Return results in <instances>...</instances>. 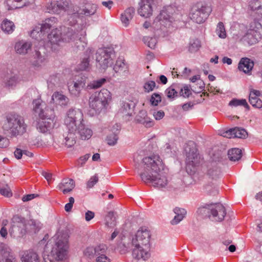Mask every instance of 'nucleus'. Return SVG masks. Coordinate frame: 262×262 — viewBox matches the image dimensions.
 <instances>
[{
    "instance_id": "obj_1",
    "label": "nucleus",
    "mask_w": 262,
    "mask_h": 262,
    "mask_svg": "<svg viewBox=\"0 0 262 262\" xmlns=\"http://www.w3.org/2000/svg\"><path fill=\"white\" fill-rule=\"evenodd\" d=\"M58 19L55 17L47 18L41 24L35 26L30 33V36L39 42L40 46H43L52 50H56L62 42H74V46L79 50H83L87 45L85 39L86 31L80 27V30L76 32L72 28L63 26L53 29L51 32L47 34L52 29L56 27Z\"/></svg>"
},
{
    "instance_id": "obj_2",
    "label": "nucleus",
    "mask_w": 262,
    "mask_h": 262,
    "mask_svg": "<svg viewBox=\"0 0 262 262\" xmlns=\"http://www.w3.org/2000/svg\"><path fill=\"white\" fill-rule=\"evenodd\" d=\"M144 171L140 173L142 180L159 189L165 188L168 181L164 165L158 155H152L143 159Z\"/></svg>"
},
{
    "instance_id": "obj_3",
    "label": "nucleus",
    "mask_w": 262,
    "mask_h": 262,
    "mask_svg": "<svg viewBox=\"0 0 262 262\" xmlns=\"http://www.w3.org/2000/svg\"><path fill=\"white\" fill-rule=\"evenodd\" d=\"M144 171L140 173L142 180L159 189L165 188L168 181L164 165L158 155H152L143 159Z\"/></svg>"
},
{
    "instance_id": "obj_4",
    "label": "nucleus",
    "mask_w": 262,
    "mask_h": 262,
    "mask_svg": "<svg viewBox=\"0 0 262 262\" xmlns=\"http://www.w3.org/2000/svg\"><path fill=\"white\" fill-rule=\"evenodd\" d=\"M33 105L34 112L39 117L37 124V130L42 133L50 134L55 125L54 110L47 107L40 99L33 100Z\"/></svg>"
},
{
    "instance_id": "obj_5",
    "label": "nucleus",
    "mask_w": 262,
    "mask_h": 262,
    "mask_svg": "<svg viewBox=\"0 0 262 262\" xmlns=\"http://www.w3.org/2000/svg\"><path fill=\"white\" fill-rule=\"evenodd\" d=\"M55 241L50 253L44 257V262H62L68 257L69 235L63 231H58L53 237Z\"/></svg>"
},
{
    "instance_id": "obj_6",
    "label": "nucleus",
    "mask_w": 262,
    "mask_h": 262,
    "mask_svg": "<svg viewBox=\"0 0 262 262\" xmlns=\"http://www.w3.org/2000/svg\"><path fill=\"white\" fill-rule=\"evenodd\" d=\"M112 100V94L107 89H103L99 92H95L89 97V104L90 108L99 114L108 107Z\"/></svg>"
},
{
    "instance_id": "obj_7",
    "label": "nucleus",
    "mask_w": 262,
    "mask_h": 262,
    "mask_svg": "<svg viewBox=\"0 0 262 262\" xmlns=\"http://www.w3.org/2000/svg\"><path fill=\"white\" fill-rule=\"evenodd\" d=\"M64 123L69 133H76L83 123V115L78 108H70L66 115Z\"/></svg>"
},
{
    "instance_id": "obj_8",
    "label": "nucleus",
    "mask_w": 262,
    "mask_h": 262,
    "mask_svg": "<svg viewBox=\"0 0 262 262\" xmlns=\"http://www.w3.org/2000/svg\"><path fill=\"white\" fill-rule=\"evenodd\" d=\"M7 121L5 127L8 128L11 137L23 135L26 132L27 126L20 116L9 114L7 116Z\"/></svg>"
},
{
    "instance_id": "obj_9",
    "label": "nucleus",
    "mask_w": 262,
    "mask_h": 262,
    "mask_svg": "<svg viewBox=\"0 0 262 262\" xmlns=\"http://www.w3.org/2000/svg\"><path fill=\"white\" fill-rule=\"evenodd\" d=\"M97 66L102 70H106L111 67L115 59L114 50L110 48L99 49L96 53Z\"/></svg>"
},
{
    "instance_id": "obj_10",
    "label": "nucleus",
    "mask_w": 262,
    "mask_h": 262,
    "mask_svg": "<svg viewBox=\"0 0 262 262\" xmlns=\"http://www.w3.org/2000/svg\"><path fill=\"white\" fill-rule=\"evenodd\" d=\"M192 148L187 146L185 148L186 152V170L187 173L190 175L193 174L196 169V167L199 165L201 162V157L198 153L197 149L194 146L193 142L190 143Z\"/></svg>"
},
{
    "instance_id": "obj_11",
    "label": "nucleus",
    "mask_w": 262,
    "mask_h": 262,
    "mask_svg": "<svg viewBox=\"0 0 262 262\" xmlns=\"http://www.w3.org/2000/svg\"><path fill=\"white\" fill-rule=\"evenodd\" d=\"M171 7L164 8L160 14L156 17L152 23V27L157 30H161L164 32H167V29L172 26L173 18L170 15Z\"/></svg>"
},
{
    "instance_id": "obj_12",
    "label": "nucleus",
    "mask_w": 262,
    "mask_h": 262,
    "mask_svg": "<svg viewBox=\"0 0 262 262\" xmlns=\"http://www.w3.org/2000/svg\"><path fill=\"white\" fill-rule=\"evenodd\" d=\"M122 246L123 247L122 251L124 252H126L128 248L131 249L134 260L145 261L150 256V247L139 245V244H138L137 246L131 245V244H128L127 246L123 244Z\"/></svg>"
},
{
    "instance_id": "obj_13",
    "label": "nucleus",
    "mask_w": 262,
    "mask_h": 262,
    "mask_svg": "<svg viewBox=\"0 0 262 262\" xmlns=\"http://www.w3.org/2000/svg\"><path fill=\"white\" fill-rule=\"evenodd\" d=\"M211 11L210 7L202 3H198L191 8L190 17L193 21L201 24L207 18Z\"/></svg>"
},
{
    "instance_id": "obj_14",
    "label": "nucleus",
    "mask_w": 262,
    "mask_h": 262,
    "mask_svg": "<svg viewBox=\"0 0 262 262\" xmlns=\"http://www.w3.org/2000/svg\"><path fill=\"white\" fill-rule=\"evenodd\" d=\"M262 38V26L257 21H254L250 25L249 29L243 37V41L250 45L257 43Z\"/></svg>"
},
{
    "instance_id": "obj_15",
    "label": "nucleus",
    "mask_w": 262,
    "mask_h": 262,
    "mask_svg": "<svg viewBox=\"0 0 262 262\" xmlns=\"http://www.w3.org/2000/svg\"><path fill=\"white\" fill-rule=\"evenodd\" d=\"M150 237L151 234L149 230L146 227H141L132 236L130 244L131 245L137 246L139 244V245L150 247Z\"/></svg>"
},
{
    "instance_id": "obj_16",
    "label": "nucleus",
    "mask_w": 262,
    "mask_h": 262,
    "mask_svg": "<svg viewBox=\"0 0 262 262\" xmlns=\"http://www.w3.org/2000/svg\"><path fill=\"white\" fill-rule=\"evenodd\" d=\"M25 220L18 215H14L11 220L9 233L11 236H21L26 233Z\"/></svg>"
},
{
    "instance_id": "obj_17",
    "label": "nucleus",
    "mask_w": 262,
    "mask_h": 262,
    "mask_svg": "<svg viewBox=\"0 0 262 262\" xmlns=\"http://www.w3.org/2000/svg\"><path fill=\"white\" fill-rule=\"evenodd\" d=\"M86 79V76L81 74L68 83V89L72 95L75 97L79 96L81 91L85 86Z\"/></svg>"
},
{
    "instance_id": "obj_18",
    "label": "nucleus",
    "mask_w": 262,
    "mask_h": 262,
    "mask_svg": "<svg viewBox=\"0 0 262 262\" xmlns=\"http://www.w3.org/2000/svg\"><path fill=\"white\" fill-rule=\"evenodd\" d=\"M208 210L210 213L209 217L213 221H222L226 214L225 208L221 203L208 205Z\"/></svg>"
},
{
    "instance_id": "obj_19",
    "label": "nucleus",
    "mask_w": 262,
    "mask_h": 262,
    "mask_svg": "<svg viewBox=\"0 0 262 262\" xmlns=\"http://www.w3.org/2000/svg\"><path fill=\"white\" fill-rule=\"evenodd\" d=\"M3 83L5 86L9 88H13L20 82L19 76L12 70H7L1 75Z\"/></svg>"
},
{
    "instance_id": "obj_20",
    "label": "nucleus",
    "mask_w": 262,
    "mask_h": 262,
    "mask_svg": "<svg viewBox=\"0 0 262 262\" xmlns=\"http://www.w3.org/2000/svg\"><path fill=\"white\" fill-rule=\"evenodd\" d=\"M46 47L40 46L37 49L35 50V53L33 55L31 60L32 64L37 67L43 66L47 62V54L46 53Z\"/></svg>"
},
{
    "instance_id": "obj_21",
    "label": "nucleus",
    "mask_w": 262,
    "mask_h": 262,
    "mask_svg": "<svg viewBox=\"0 0 262 262\" xmlns=\"http://www.w3.org/2000/svg\"><path fill=\"white\" fill-rule=\"evenodd\" d=\"M68 5L67 0H51L46 7L49 13L59 14L62 11H65Z\"/></svg>"
},
{
    "instance_id": "obj_22",
    "label": "nucleus",
    "mask_w": 262,
    "mask_h": 262,
    "mask_svg": "<svg viewBox=\"0 0 262 262\" xmlns=\"http://www.w3.org/2000/svg\"><path fill=\"white\" fill-rule=\"evenodd\" d=\"M152 0H141L139 3L138 13L142 17H149L152 13L151 2Z\"/></svg>"
},
{
    "instance_id": "obj_23",
    "label": "nucleus",
    "mask_w": 262,
    "mask_h": 262,
    "mask_svg": "<svg viewBox=\"0 0 262 262\" xmlns=\"http://www.w3.org/2000/svg\"><path fill=\"white\" fill-rule=\"evenodd\" d=\"M135 120L137 123L147 128L151 127L155 124L154 120L148 116L147 112L144 110L139 112L136 116Z\"/></svg>"
},
{
    "instance_id": "obj_24",
    "label": "nucleus",
    "mask_w": 262,
    "mask_h": 262,
    "mask_svg": "<svg viewBox=\"0 0 262 262\" xmlns=\"http://www.w3.org/2000/svg\"><path fill=\"white\" fill-rule=\"evenodd\" d=\"M97 246L88 247L83 250L80 262H94L95 255L97 253Z\"/></svg>"
},
{
    "instance_id": "obj_25",
    "label": "nucleus",
    "mask_w": 262,
    "mask_h": 262,
    "mask_svg": "<svg viewBox=\"0 0 262 262\" xmlns=\"http://www.w3.org/2000/svg\"><path fill=\"white\" fill-rule=\"evenodd\" d=\"M113 70L117 76H125L128 74V68L124 60L118 59L113 67Z\"/></svg>"
},
{
    "instance_id": "obj_26",
    "label": "nucleus",
    "mask_w": 262,
    "mask_h": 262,
    "mask_svg": "<svg viewBox=\"0 0 262 262\" xmlns=\"http://www.w3.org/2000/svg\"><path fill=\"white\" fill-rule=\"evenodd\" d=\"M35 0H7L6 4L8 10L18 9L32 4Z\"/></svg>"
},
{
    "instance_id": "obj_27",
    "label": "nucleus",
    "mask_w": 262,
    "mask_h": 262,
    "mask_svg": "<svg viewBox=\"0 0 262 262\" xmlns=\"http://www.w3.org/2000/svg\"><path fill=\"white\" fill-rule=\"evenodd\" d=\"M254 66L253 61L248 58H242L238 64V69L246 74H249Z\"/></svg>"
},
{
    "instance_id": "obj_28",
    "label": "nucleus",
    "mask_w": 262,
    "mask_h": 262,
    "mask_svg": "<svg viewBox=\"0 0 262 262\" xmlns=\"http://www.w3.org/2000/svg\"><path fill=\"white\" fill-rule=\"evenodd\" d=\"M173 211L175 215L171 220L170 223L172 225H176L180 223L185 217L187 211L185 209L178 207H175L173 209Z\"/></svg>"
},
{
    "instance_id": "obj_29",
    "label": "nucleus",
    "mask_w": 262,
    "mask_h": 262,
    "mask_svg": "<svg viewBox=\"0 0 262 262\" xmlns=\"http://www.w3.org/2000/svg\"><path fill=\"white\" fill-rule=\"evenodd\" d=\"M57 187L62 191L64 194H67L71 191L74 188V181L71 179L65 178L62 180Z\"/></svg>"
},
{
    "instance_id": "obj_30",
    "label": "nucleus",
    "mask_w": 262,
    "mask_h": 262,
    "mask_svg": "<svg viewBox=\"0 0 262 262\" xmlns=\"http://www.w3.org/2000/svg\"><path fill=\"white\" fill-rule=\"evenodd\" d=\"M97 249L96 262H111L110 258L105 254L107 250L105 245L101 244L97 246Z\"/></svg>"
},
{
    "instance_id": "obj_31",
    "label": "nucleus",
    "mask_w": 262,
    "mask_h": 262,
    "mask_svg": "<svg viewBox=\"0 0 262 262\" xmlns=\"http://www.w3.org/2000/svg\"><path fill=\"white\" fill-rule=\"evenodd\" d=\"M135 105L133 101L123 102L121 104L120 111L124 116H132Z\"/></svg>"
},
{
    "instance_id": "obj_32",
    "label": "nucleus",
    "mask_w": 262,
    "mask_h": 262,
    "mask_svg": "<svg viewBox=\"0 0 262 262\" xmlns=\"http://www.w3.org/2000/svg\"><path fill=\"white\" fill-rule=\"evenodd\" d=\"M32 44L30 41L20 40L17 42L15 45V50L17 53L25 54L31 49Z\"/></svg>"
},
{
    "instance_id": "obj_33",
    "label": "nucleus",
    "mask_w": 262,
    "mask_h": 262,
    "mask_svg": "<svg viewBox=\"0 0 262 262\" xmlns=\"http://www.w3.org/2000/svg\"><path fill=\"white\" fill-rule=\"evenodd\" d=\"M135 13V10L133 7L126 9L121 15V20L123 26L127 27L130 21L133 19Z\"/></svg>"
},
{
    "instance_id": "obj_34",
    "label": "nucleus",
    "mask_w": 262,
    "mask_h": 262,
    "mask_svg": "<svg viewBox=\"0 0 262 262\" xmlns=\"http://www.w3.org/2000/svg\"><path fill=\"white\" fill-rule=\"evenodd\" d=\"M52 100L55 104L60 106L67 105L69 101V99L67 96L59 92L54 93L52 97Z\"/></svg>"
},
{
    "instance_id": "obj_35",
    "label": "nucleus",
    "mask_w": 262,
    "mask_h": 262,
    "mask_svg": "<svg viewBox=\"0 0 262 262\" xmlns=\"http://www.w3.org/2000/svg\"><path fill=\"white\" fill-rule=\"evenodd\" d=\"M1 28L4 33L10 34L14 31L15 26L13 21L6 18L2 22Z\"/></svg>"
},
{
    "instance_id": "obj_36",
    "label": "nucleus",
    "mask_w": 262,
    "mask_h": 262,
    "mask_svg": "<svg viewBox=\"0 0 262 262\" xmlns=\"http://www.w3.org/2000/svg\"><path fill=\"white\" fill-rule=\"evenodd\" d=\"M22 262H39V257L37 254L32 251H28L24 252L21 257Z\"/></svg>"
},
{
    "instance_id": "obj_37",
    "label": "nucleus",
    "mask_w": 262,
    "mask_h": 262,
    "mask_svg": "<svg viewBox=\"0 0 262 262\" xmlns=\"http://www.w3.org/2000/svg\"><path fill=\"white\" fill-rule=\"evenodd\" d=\"M86 53L82 58L80 63L78 66V69L81 71H89L90 69V58L91 51H86Z\"/></svg>"
},
{
    "instance_id": "obj_38",
    "label": "nucleus",
    "mask_w": 262,
    "mask_h": 262,
    "mask_svg": "<svg viewBox=\"0 0 262 262\" xmlns=\"http://www.w3.org/2000/svg\"><path fill=\"white\" fill-rule=\"evenodd\" d=\"M76 133L79 134L82 140L90 139L93 134L92 129L86 127L83 123L82 124V126L77 129Z\"/></svg>"
},
{
    "instance_id": "obj_39",
    "label": "nucleus",
    "mask_w": 262,
    "mask_h": 262,
    "mask_svg": "<svg viewBox=\"0 0 262 262\" xmlns=\"http://www.w3.org/2000/svg\"><path fill=\"white\" fill-rule=\"evenodd\" d=\"M0 262H18L15 257L7 249L0 252Z\"/></svg>"
},
{
    "instance_id": "obj_40",
    "label": "nucleus",
    "mask_w": 262,
    "mask_h": 262,
    "mask_svg": "<svg viewBox=\"0 0 262 262\" xmlns=\"http://www.w3.org/2000/svg\"><path fill=\"white\" fill-rule=\"evenodd\" d=\"M76 133L68 132V136L63 140L62 145L67 148H70L74 146L76 143Z\"/></svg>"
},
{
    "instance_id": "obj_41",
    "label": "nucleus",
    "mask_w": 262,
    "mask_h": 262,
    "mask_svg": "<svg viewBox=\"0 0 262 262\" xmlns=\"http://www.w3.org/2000/svg\"><path fill=\"white\" fill-rule=\"evenodd\" d=\"M242 150L239 148H233L229 150L228 152V158L232 161H238L242 158Z\"/></svg>"
},
{
    "instance_id": "obj_42",
    "label": "nucleus",
    "mask_w": 262,
    "mask_h": 262,
    "mask_svg": "<svg viewBox=\"0 0 262 262\" xmlns=\"http://www.w3.org/2000/svg\"><path fill=\"white\" fill-rule=\"evenodd\" d=\"M207 168L208 175L213 179L217 177L220 173V169L217 167L216 163L214 162H212L208 165Z\"/></svg>"
},
{
    "instance_id": "obj_43",
    "label": "nucleus",
    "mask_w": 262,
    "mask_h": 262,
    "mask_svg": "<svg viewBox=\"0 0 262 262\" xmlns=\"http://www.w3.org/2000/svg\"><path fill=\"white\" fill-rule=\"evenodd\" d=\"M105 225L110 228H113L116 225L115 212L110 211L105 216Z\"/></svg>"
},
{
    "instance_id": "obj_44",
    "label": "nucleus",
    "mask_w": 262,
    "mask_h": 262,
    "mask_svg": "<svg viewBox=\"0 0 262 262\" xmlns=\"http://www.w3.org/2000/svg\"><path fill=\"white\" fill-rule=\"evenodd\" d=\"M229 105L232 107H237L238 106H243L247 109H249V106L245 99H238L236 98L232 99L229 103Z\"/></svg>"
},
{
    "instance_id": "obj_45",
    "label": "nucleus",
    "mask_w": 262,
    "mask_h": 262,
    "mask_svg": "<svg viewBox=\"0 0 262 262\" xmlns=\"http://www.w3.org/2000/svg\"><path fill=\"white\" fill-rule=\"evenodd\" d=\"M106 82V79L102 78L92 81L88 85V88L90 89H97L101 87Z\"/></svg>"
},
{
    "instance_id": "obj_46",
    "label": "nucleus",
    "mask_w": 262,
    "mask_h": 262,
    "mask_svg": "<svg viewBox=\"0 0 262 262\" xmlns=\"http://www.w3.org/2000/svg\"><path fill=\"white\" fill-rule=\"evenodd\" d=\"M201 47V43L198 39H192L190 40L188 50L191 53L198 51Z\"/></svg>"
},
{
    "instance_id": "obj_47",
    "label": "nucleus",
    "mask_w": 262,
    "mask_h": 262,
    "mask_svg": "<svg viewBox=\"0 0 262 262\" xmlns=\"http://www.w3.org/2000/svg\"><path fill=\"white\" fill-rule=\"evenodd\" d=\"M97 6L95 4H92L90 7H86L82 10L81 14L86 16L94 15L97 11Z\"/></svg>"
},
{
    "instance_id": "obj_48",
    "label": "nucleus",
    "mask_w": 262,
    "mask_h": 262,
    "mask_svg": "<svg viewBox=\"0 0 262 262\" xmlns=\"http://www.w3.org/2000/svg\"><path fill=\"white\" fill-rule=\"evenodd\" d=\"M204 191L211 195H215L218 193L217 188L212 184H208L204 186Z\"/></svg>"
},
{
    "instance_id": "obj_49",
    "label": "nucleus",
    "mask_w": 262,
    "mask_h": 262,
    "mask_svg": "<svg viewBox=\"0 0 262 262\" xmlns=\"http://www.w3.org/2000/svg\"><path fill=\"white\" fill-rule=\"evenodd\" d=\"M249 101L253 107L258 108L262 107V101L257 97L249 95Z\"/></svg>"
},
{
    "instance_id": "obj_50",
    "label": "nucleus",
    "mask_w": 262,
    "mask_h": 262,
    "mask_svg": "<svg viewBox=\"0 0 262 262\" xmlns=\"http://www.w3.org/2000/svg\"><path fill=\"white\" fill-rule=\"evenodd\" d=\"M216 34L219 37L221 38H225L226 37V32L225 31V27L222 22H220L217 24L216 29Z\"/></svg>"
},
{
    "instance_id": "obj_51",
    "label": "nucleus",
    "mask_w": 262,
    "mask_h": 262,
    "mask_svg": "<svg viewBox=\"0 0 262 262\" xmlns=\"http://www.w3.org/2000/svg\"><path fill=\"white\" fill-rule=\"evenodd\" d=\"M144 42L151 49H154L156 47L157 40L155 38H152L149 36L144 37L143 38Z\"/></svg>"
},
{
    "instance_id": "obj_52",
    "label": "nucleus",
    "mask_w": 262,
    "mask_h": 262,
    "mask_svg": "<svg viewBox=\"0 0 262 262\" xmlns=\"http://www.w3.org/2000/svg\"><path fill=\"white\" fill-rule=\"evenodd\" d=\"M234 130V138H244L247 136L246 130L243 128L235 127Z\"/></svg>"
},
{
    "instance_id": "obj_53",
    "label": "nucleus",
    "mask_w": 262,
    "mask_h": 262,
    "mask_svg": "<svg viewBox=\"0 0 262 262\" xmlns=\"http://www.w3.org/2000/svg\"><path fill=\"white\" fill-rule=\"evenodd\" d=\"M118 140V134H110L106 137V141L107 144L110 146L115 145Z\"/></svg>"
},
{
    "instance_id": "obj_54",
    "label": "nucleus",
    "mask_w": 262,
    "mask_h": 262,
    "mask_svg": "<svg viewBox=\"0 0 262 262\" xmlns=\"http://www.w3.org/2000/svg\"><path fill=\"white\" fill-rule=\"evenodd\" d=\"M59 82V78L57 75H52L48 80V87L52 88L53 86L57 85Z\"/></svg>"
},
{
    "instance_id": "obj_55",
    "label": "nucleus",
    "mask_w": 262,
    "mask_h": 262,
    "mask_svg": "<svg viewBox=\"0 0 262 262\" xmlns=\"http://www.w3.org/2000/svg\"><path fill=\"white\" fill-rule=\"evenodd\" d=\"M143 87L145 92L149 93L154 90L156 87V83L154 81H148L144 83Z\"/></svg>"
},
{
    "instance_id": "obj_56",
    "label": "nucleus",
    "mask_w": 262,
    "mask_h": 262,
    "mask_svg": "<svg viewBox=\"0 0 262 262\" xmlns=\"http://www.w3.org/2000/svg\"><path fill=\"white\" fill-rule=\"evenodd\" d=\"M180 94L184 97H188L191 94L190 86L188 85H185L181 88Z\"/></svg>"
},
{
    "instance_id": "obj_57",
    "label": "nucleus",
    "mask_w": 262,
    "mask_h": 262,
    "mask_svg": "<svg viewBox=\"0 0 262 262\" xmlns=\"http://www.w3.org/2000/svg\"><path fill=\"white\" fill-rule=\"evenodd\" d=\"M165 94L169 98H173L177 96V92L172 87L170 86L165 90Z\"/></svg>"
},
{
    "instance_id": "obj_58",
    "label": "nucleus",
    "mask_w": 262,
    "mask_h": 262,
    "mask_svg": "<svg viewBox=\"0 0 262 262\" xmlns=\"http://www.w3.org/2000/svg\"><path fill=\"white\" fill-rule=\"evenodd\" d=\"M150 102L152 105L157 106L161 101V96L157 93H154L150 98Z\"/></svg>"
},
{
    "instance_id": "obj_59",
    "label": "nucleus",
    "mask_w": 262,
    "mask_h": 262,
    "mask_svg": "<svg viewBox=\"0 0 262 262\" xmlns=\"http://www.w3.org/2000/svg\"><path fill=\"white\" fill-rule=\"evenodd\" d=\"M78 18V15L77 13H73L68 18L69 25L71 26H75L78 21L77 18Z\"/></svg>"
},
{
    "instance_id": "obj_60",
    "label": "nucleus",
    "mask_w": 262,
    "mask_h": 262,
    "mask_svg": "<svg viewBox=\"0 0 262 262\" xmlns=\"http://www.w3.org/2000/svg\"><path fill=\"white\" fill-rule=\"evenodd\" d=\"M10 144L9 140L4 137L1 135H0V148H7L9 146Z\"/></svg>"
},
{
    "instance_id": "obj_61",
    "label": "nucleus",
    "mask_w": 262,
    "mask_h": 262,
    "mask_svg": "<svg viewBox=\"0 0 262 262\" xmlns=\"http://www.w3.org/2000/svg\"><path fill=\"white\" fill-rule=\"evenodd\" d=\"M249 8L252 11H254L256 9H260V5L258 2L256 0H253L250 2L249 5Z\"/></svg>"
},
{
    "instance_id": "obj_62",
    "label": "nucleus",
    "mask_w": 262,
    "mask_h": 262,
    "mask_svg": "<svg viewBox=\"0 0 262 262\" xmlns=\"http://www.w3.org/2000/svg\"><path fill=\"white\" fill-rule=\"evenodd\" d=\"M208 205H206L205 206L199 207L196 211V213L201 215H206L207 213H209V211L208 210Z\"/></svg>"
},
{
    "instance_id": "obj_63",
    "label": "nucleus",
    "mask_w": 262,
    "mask_h": 262,
    "mask_svg": "<svg viewBox=\"0 0 262 262\" xmlns=\"http://www.w3.org/2000/svg\"><path fill=\"white\" fill-rule=\"evenodd\" d=\"M98 181V177L97 174L94 175V176L92 177L89 181L87 183V187L89 188H92L93 187L94 185L96 184V183Z\"/></svg>"
},
{
    "instance_id": "obj_64",
    "label": "nucleus",
    "mask_w": 262,
    "mask_h": 262,
    "mask_svg": "<svg viewBox=\"0 0 262 262\" xmlns=\"http://www.w3.org/2000/svg\"><path fill=\"white\" fill-rule=\"evenodd\" d=\"M0 193L2 195L7 197H9L12 195L10 189L7 186L2 187L0 189Z\"/></svg>"
}]
</instances>
